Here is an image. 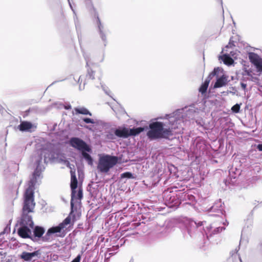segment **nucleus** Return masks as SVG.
I'll list each match as a JSON object with an SVG mask.
<instances>
[{
  "mask_svg": "<svg viewBox=\"0 0 262 262\" xmlns=\"http://www.w3.org/2000/svg\"><path fill=\"white\" fill-rule=\"evenodd\" d=\"M240 105L236 104L231 107V110L233 112L237 113L239 112Z\"/></svg>",
  "mask_w": 262,
  "mask_h": 262,
  "instance_id": "nucleus-22",
  "label": "nucleus"
},
{
  "mask_svg": "<svg viewBox=\"0 0 262 262\" xmlns=\"http://www.w3.org/2000/svg\"><path fill=\"white\" fill-rule=\"evenodd\" d=\"M34 235L35 237L40 238L45 233L43 228L40 226H36L34 229Z\"/></svg>",
  "mask_w": 262,
  "mask_h": 262,
  "instance_id": "nucleus-16",
  "label": "nucleus"
},
{
  "mask_svg": "<svg viewBox=\"0 0 262 262\" xmlns=\"http://www.w3.org/2000/svg\"><path fill=\"white\" fill-rule=\"evenodd\" d=\"M82 120L86 123L94 124L95 123V121L93 119L89 118H84L82 119Z\"/></svg>",
  "mask_w": 262,
  "mask_h": 262,
  "instance_id": "nucleus-24",
  "label": "nucleus"
},
{
  "mask_svg": "<svg viewBox=\"0 0 262 262\" xmlns=\"http://www.w3.org/2000/svg\"><path fill=\"white\" fill-rule=\"evenodd\" d=\"M30 213V212L22 211L21 221L20 222V225H25L31 228L33 227L34 223L32 219V216L29 215Z\"/></svg>",
  "mask_w": 262,
  "mask_h": 262,
  "instance_id": "nucleus-10",
  "label": "nucleus"
},
{
  "mask_svg": "<svg viewBox=\"0 0 262 262\" xmlns=\"http://www.w3.org/2000/svg\"><path fill=\"white\" fill-rule=\"evenodd\" d=\"M73 115H84L92 116V113L84 107H75L72 113Z\"/></svg>",
  "mask_w": 262,
  "mask_h": 262,
  "instance_id": "nucleus-13",
  "label": "nucleus"
},
{
  "mask_svg": "<svg viewBox=\"0 0 262 262\" xmlns=\"http://www.w3.org/2000/svg\"><path fill=\"white\" fill-rule=\"evenodd\" d=\"M242 86H243V88H244L246 87V84H244V83H242Z\"/></svg>",
  "mask_w": 262,
  "mask_h": 262,
  "instance_id": "nucleus-30",
  "label": "nucleus"
},
{
  "mask_svg": "<svg viewBox=\"0 0 262 262\" xmlns=\"http://www.w3.org/2000/svg\"><path fill=\"white\" fill-rule=\"evenodd\" d=\"M144 130V127H139L128 129L127 128L123 127L121 129H116L115 135L119 138H126L129 136H136Z\"/></svg>",
  "mask_w": 262,
  "mask_h": 262,
  "instance_id": "nucleus-4",
  "label": "nucleus"
},
{
  "mask_svg": "<svg viewBox=\"0 0 262 262\" xmlns=\"http://www.w3.org/2000/svg\"><path fill=\"white\" fill-rule=\"evenodd\" d=\"M71 214L70 213V215L62 223H60L58 226L49 229L45 236L42 237V241H48L49 239V237L51 234L60 232L67 225L70 224L71 222V217L70 216Z\"/></svg>",
  "mask_w": 262,
  "mask_h": 262,
  "instance_id": "nucleus-5",
  "label": "nucleus"
},
{
  "mask_svg": "<svg viewBox=\"0 0 262 262\" xmlns=\"http://www.w3.org/2000/svg\"><path fill=\"white\" fill-rule=\"evenodd\" d=\"M86 150H83L81 151L82 155L85 160L87 161L88 163L90 165H93V160L91 156L86 152Z\"/></svg>",
  "mask_w": 262,
  "mask_h": 262,
  "instance_id": "nucleus-17",
  "label": "nucleus"
},
{
  "mask_svg": "<svg viewBox=\"0 0 262 262\" xmlns=\"http://www.w3.org/2000/svg\"><path fill=\"white\" fill-rule=\"evenodd\" d=\"M219 71V68H215L214 70L210 73L207 78L205 79L204 82L201 85L199 89V92L202 94H204L206 92L209 84L211 80L212 77L216 75Z\"/></svg>",
  "mask_w": 262,
  "mask_h": 262,
  "instance_id": "nucleus-9",
  "label": "nucleus"
},
{
  "mask_svg": "<svg viewBox=\"0 0 262 262\" xmlns=\"http://www.w3.org/2000/svg\"><path fill=\"white\" fill-rule=\"evenodd\" d=\"M41 160H42V154H40V155H39V160L38 163V164H39V163L41 162Z\"/></svg>",
  "mask_w": 262,
  "mask_h": 262,
  "instance_id": "nucleus-29",
  "label": "nucleus"
},
{
  "mask_svg": "<svg viewBox=\"0 0 262 262\" xmlns=\"http://www.w3.org/2000/svg\"><path fill=\"white\" fill-rule=\"evenodd\" d=\"M250 61L255 67L257 71L262 72V58L257 54L253 52L248 53Z\"/></svg>",
  "mask_w": 262,
  "mask_h": 262,
  "instance_id": "nucleus-8",
  "label": "nucleus"
},
{
  "mask_svg": "<svg viewBox=\"0 0 262 262\" xmlns=\"http://www.w3.org/2000/svg\"><path fill=\"white\" fill-rule=\"evenodd\" d=\"M257 148L259 151H262V144H258Z\"/></svg>",
  "mask_w": 262,
  "mask_h": 262,
  "instance_id": "nucleus-28",
  "label": "nucleus"
},
{
  "mask_svg": "<svg viewBox=\"0 0 262 262\" xmlns=\"http://www.w3.org/2000/svg\"><path fill=\"white\" fill-rule=\"evenodd\" d=\"M21 226V227H20L17 231L18 235L23 238H31L30 236L31 234V231L29 229V227L25 225Z\"/></svg>",
  "mask_w": 262,
  "mask_h": 262,
  "instance_id": "nucleus-11",
  "label": "nucleus"
},
{
  "mask_svg": "<svg viewBox=\"0 0 262 262\" xmlns=\"http://www.w3.org/2000/svg\"><path fill=\"white\" fill-rule=\"evenodd\" d=\"M222 59L224 63L227 65H231L234 62L233 59L228 55H223Z\"/></svg>",
  "mask_w": 262,
  "mask_h": 262,
  "instance_id": "nucleus-18",
  "label": "nucleus"
},
{
  "mask_svg": "<svg viewBox=\"0 0 262 262\" xmlns=\"http://www.w3.org/2000/svg\"><path fill=\"white\" fill-rule=\"evenodd\" d=\"M64 108L66 110H70V109H71L72 106H71V105L70 104H68V105H64Z\"/></svg>",
  "mask_w": 262,
  "mask_h": 262,
  "instance_id": "nucleus-27",
  "label": "nucleus"
},
{
  "mask_svg": "<svg viewBox=\"0 0 262 262\" xmlns=\"http://www.w3.org/2000/svg\"><path fill=\"white\" fill-rule=\"evenodd\" d=\"M83 198V192H82V189L81 188H79L78 191V192L76 193L75 194V197L74 198V199H78L79 200H81Z\"/></svg>",
  "mask_w": 262,
  "mask_h": 262,
  "instance_id": "nucleus-21",
  "label": "nucleus"
},
{
  "mask_svg": "<svg viewBox=\"0 0 262 262\" xmlns=\"http://www.w3.org/2000/svg\"><path fill=\"white\" fill-rule=\"evenodd\" d=\"M35 184L31 180L28 183V187L23 195V206L22 211L25 212H33L35 206L34 200Z\"/></svg>",
  "mask_w": 262,
  "mask_h": 262,
  "instance_id": "nucleus-2",
  "label": "nucleus"
},
{
  "mask_svg": "<svg viewBox=\"0 0 262 262\" xmlns=\"http://www.w3.org/2000/svg\"><path fill=\"white\" fill-rule=\"evenodd\" d=\"M121 178H127L128 179L133 178L132 173L130 172H125L121 174Z\"/></svg>",
  "mask_w": 262,
  "mask_h": 262,
  "instance_id": "nucleus-23",
  "label": "nucleus"
},
{
  "mask_svg": "<svg viewBox=\"0 0 262 262\" xmlns=\"http://www.w3.org/2000/svg\"><path fill=\"white\" fill-rule=\"evenodd\" d=\"M81 259V255L79 254L71 262H80Z\"/></svg>",
  "mask_w": 262,
  "mask_h": 262,
  "instance_id": "nucleus-25",
  "label": "nucleus"
},
{
  "mask_svg": "<svg viewBox=\"0 0 262 262\" xmlns=\"http://www.w3.org/2000/svg\"><path fill=\"white\" fill-rule=\"evenodd\" d=\"M242 262V260L240 258L239 254L237 252H234V253L229 257L225 262Z\"/></svg>",
  "mask_w": 262,
  "mask_h": 262,
  "instance_id": "nucleus-15",
  "label": "nucleus"
},
{
  "mask_svg": "<svg viewBox=\"0 0 262 262\" xmlns=\"http://www.w3.org/2000/svg\"><path fill=\"white\" fill-rule=\"evenodd\" d=\"M226 84V82L225 81V78L223 77H221L217 79L215 82L214 87L215 88H221Z\"/></svg>",
  "mask_w": 262,
  "mask_h": 262,
  "instance_id": "nucleus-19",
  "label": "nucleus"
},
{
  "mask_svg": "<svg viewBox=\"0 0 262 262\" xmlns=\"http://www.w3.org/2000/svg\"><path fill=\"white\" fill-rule=\"evenodd\" d=\"M33 127L32 123L28 121H23L18 125V129L21 131H29Z\"/></svg>",
  "mask_w": 262,
  "mask_h": 262,
  "instance_id": "nucleus-14",
  "label": "nucleus"
},
{
  "mask_svg": "<svg viewBox=\"0 0 262 262\" xmlns=\"http://www.w3.org/2000/svg\"><path fill=\"white\" fill-rule=\"evenodd\" d=\"M117 157L109 155L104 156L99 159L98 168L102 172H107L117 164Z\"/></svg>",
  "mask_w": 262,
  "mask_h": 262,
  "instance_id": "nucleus-3",
  "label": "nucleus"
},
{
  "mask_svg": "<svg viewBox=\"0 0 262 262\" xmlns=\"http://www.w3.org/2000/svg\"><path fill=\"white\" fill-rule=\"evenodd\" d=\"M95 72L91 68L88 69V73L86 75V79L88 80H94L95 79Z\"/></svg>",
  "mask_w": 262,
  "mask_h": 262,
  "instance_id": "nucleus-20",
  "label": "nucleus"
},
{
  "mask_svg": "<svg viewBox=\"0 0 262 262\" xmlns=\"http://www.w3.org/2000/svg\"><path fill=\"white\" fill-rule=\"evenodd\" d=\"M149 130L147 136L150 139H168L173 135L172 128H165L164 124L161 122H155L149 125Z\"/></svg>",
  "mask_w": 262,
  "mask_h": 262,
  "instance_id": "nucleus-1",
  "label": "nucleus"
},
{
  "mask_svg": "<svg viewBox=\"0 0 262 262\" xmlns=\"http://www.w3.org/2000/svg\"><path fill=\"white\" fill-rule=\"evenodd\" d=\"M195 224L196 226L197 227H200V226H202V225H203V222H201V221H200V222H199L198 223H196V222H195Z\"/></svg>",
  "mask_w": 262,
  "mask_h": 262,
  "instance_id": "nucleus-26",
  "label": "nucleus"
},
{
  "mask_svg": "<svg viewBox=\"0 0 262 262\" xmlns=\"http://www.w3.org/2000/svg\"><path fill=\"white\" fill-rule=\"evenodd\" d=\"M39 254V252L38 251H35L31 253L23 252L19 257L25 261H30L33 257L37 256Z\"/></svg>",
  "mask_w": 262,
  "mask_h": 262,
  "instance_id": "nucleus-12",
  "label": "nucleus"
},
{
  "mask_svg": "<svg viewBox=\"0 0 262 262\" xmlns=\"http://www.w3.org/2000/svg\"><path fill=\"white\" fill-rule=\"evenodd\" d=\"M71 188L72 190L71 193V211L70 212V214H73L74 210L73 208L74 207V203L73 202L74 201V198L75 197V194L76 193V189L77 187V184L78 181L77 179L75 174V171H73L72 170H71Z\"/></svg>",
  "mask_w": 262,
  "mask_h": 262,
  "instance_id": "nucleus-7",
  "label": "nucleus"
},
{
  "mask_svg": "<svg viewBox=\"0 0 262 262\" xmlns=\"http://www.w3.org/2000/svg\"><path fill=\"white\" fill-rule=\"evenodd\" d=\"M69 144L73 148L81 151L86 150L87 152H91L92 150L85 142L77 137L71 138L69 141Z\"/></svg>",
  "mask_w": 262,
  "mask_h": 262,
  "instance_id": "nucleus-6",
  "label": "nucleus"
}]
</instances>
